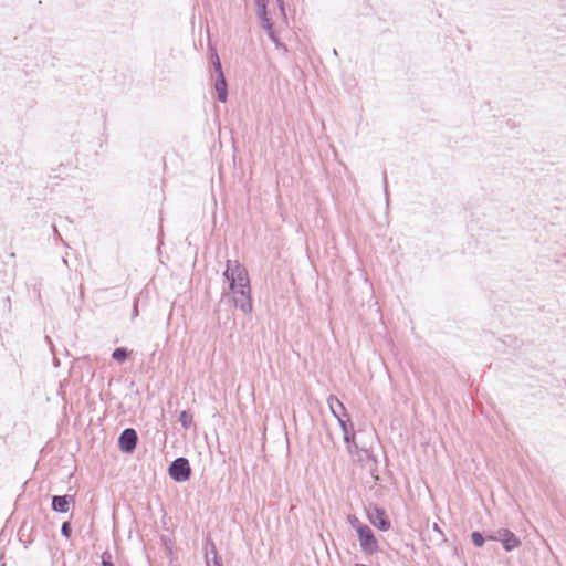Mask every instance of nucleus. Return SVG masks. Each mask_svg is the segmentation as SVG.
Segmentation results:
<instances>
[{
  "label": "nucleus",
  "instance_id": "obj_1",
  "mask_svg": "<svg viewBox=\"0 0 566 566\" xmlns=\"http://www.w3.org/2000/svg\"><path fill=\"white\" fill-rule=\"evenodd\" d=\"M223 276L227 282L250 284L248 270L237 260H228L226 263V270Z\"/></svg>",
  "mask_w": 566,
  "mask_h": 566
},
{
  "label": "nucleus",
  "instance_id": "obj_2",
  "mask_svg": "<svg viewBox=\"0 0 566 566\" xmlns=\"http://www.w3.org/2000/svg\"><path fill=\"white\" fill-rule=\"evenodd\" d=\"M212 66L216 73L214 88L218 94V99L221 103H226L228 99V84L220 59L216 52L212 54Z\"/></svg>",
  "mask_w": 566,
  "mask_h": 566
},
{
  "label": "nucleus",
  "instance_id": "obj_3",
  "mask_svg": "<svg viewBox=\"0 0 566 566\" xmlns=\"http://www.w3.org/2000/svg\"><path fill=\"white\" fill-rule=\"evenodd\" d=\"M169 476L176 482H186L191 476V468L187 458L179 457L168 467Z\"/></svg>",
  "mask_w": 566,
  "mask_h": 566
},
{
  "label": "nucleus",
  "instance_id": "obj_4",
  "mask_svg": "<svg viewBox=\"0 0 566 566\" xmlns=\"http://www.w3.org/2000/svg\"><path fill=\"white\" fill-rule=\"evenodd\" d=\"M368 521L379 531L387 532L391 527V522L388 518L386 511L377 505H370L367 510Z\"/></svg>",
  "mask_w": 566,
  "mask_h": 566
},
{
  "label": "nucleus",
  "instance_id": "obj_5",
  "mask_svg": "<svg viewBox=\"0 0 566 566\" xmlns=\"http://www.w3.org/2000/svg\"><path fill=\"white\" fill-rule=\"evenodd\" d=\"M486 538L500 541L506 552H512L522 544L521 539L507 528H500L494 535H489Z\"/></svg>",
  "mask_w": 566,
  "mask_h": 566
},
{
  "label": "nucleus",
  "instance_id": "obj_6",
  "mask_svg": "<svg viewBox=\"0 0 566 566\" xmlns=\"http://www.w3.org/2000/svg\"><path fill=\"white\" fill-rule=\"evenodd\" d=\"M361 551L365 554L371 555L378 552V542L374 535V532L369 526L360 527L357 533Z\"/></svg>",
  "mask_w": 566,
  "mask_h": 566
},
{
  "label": "nucleus",
  "instance_id": "obj_7",
  "mask_svg": "<svg viewBox=\"0 0 566 566\" xmlns=\"http://www.w3.org/2000/svg\"><path fill=\"white\" fill-rule=\"evenodd\" d=\"M138 442V436L135 429L126 428L118 438L119 450L124 453H133Z\"/></svg>",
  "mask_w": 566,
  "mask_h": 566
},
{
  "label": "nucleus",
  "instance_id": "obj_8",
  "mask_svg": "<svg viewBox=\"0 0 566 566\" xmlns=\"http://www.w3.org/2000/svg\"><path fill=\"white\" fill-rule=\"evenodd\" d=\"M231 302L244 315H251L253 311L251 285L245 291H241L240 294L231 295Z\"/></svg>",
  "mask_w": 566,
  "mask_h": 566
},
{
  "label": "nucleus",
  "instance_id": "obj_9",
  "mask_svg": "<svg viewBox=\"0 0 566 566\" xmlns=\"http://www.w3.org/2000/svg\"><path fill=\"white\" fill-rule=\"evenodd\" d=\"M203 548L207 566H223L221 557L218 555L216 544L211 537L206 538Z\"/></svg>",
  "mask_w": 566,
  "mask_h": 566
},
{
  "label": "nucleus",
  "instance_id": "obj_10",
  "mask_svg": "<svg viewBox=\"0 0 566 566\" xmlns=\"http://www.w3.org/2000/svg\"><path fill=\"white\" fill-rule=\"evenodd\" d=\"M72 503H74V496L72 495H54L51 505L56 513H67Z\"/></svg>",
  "mask_w": 566,
  "mask_h": 566
},
{
  "label": "nucleus",
  "instance_id": "obj_11",
  "mask_svg": "<svg viewBox=\"0 0 566 566\" xmlns=\"http://www.w3.org/2000/svg\"><path fill=\"white\" fill-rule=\"evenodd\" d=\"M338 424L343 431V437L347 444V449L349 452H352L350 440L355 439V432L353 430V423L350 422L349 415L346 417V419H339Z\"/></svg>",
  "mask_w": 566,
  "mask_h": 566
},
{
  "label": "nucleus",
  "instance_id": "obj_12",
  "mask_svg": "<svg viewBox=\"0 0 566 566\" xmlns=\"http://www.w3.org/2000/svg\"><path fill=\"white\" fill-rule=\"evenodd\" d=\"M328 407L331 409L332 415L339 421V419H344L348 416L346 408L343 402L339 401L335 396H329L327 399Z\"/></svg>",
  "mask_w": 566,
  "mask_h": 566
},
{
  "label": "nucleus",
  "instance_id": "obj_13",
  "mask_svg": "<svg viewBox=\"0 0 566 566\" xmlns=\"http://www.w3.org/2000/svg\"><path fill=\"white\" fill-rule=\"evenodd\" d=\"M256 15H258V18L260 20L261 27L266 32L271 31L272 29H274L273 22H272L271 18L268 14V8L263 9V12H262V9L256 10Z\"/></svg>",
  "mask_w": 566,
  "mask_h": 566
},
{
  "label": "nucleus",
  "instance_id": "obj_14",
  "mask_svg": "<svg viewBox=\"0 0 566 566\" xmlns=\"http://www.w3.org/2000/svg\"><path fill=\"white\" fill-rule=\"evenodd\" d=\"M179 422L182 428L189 429L193 423V417L189 411L182 410L179 415Z\"/></svg>",
  "mask_w": 566,
  "mask_h": 566
},
{
  "label": "nucleus",
  "instance_id": "obj_15",
  "mask_svg": "<svg viewBox=\"0 0 566 566\" xmlns=\"http://www.w3.org/2000/svg\"><path fill=\"white\" fill-rule=\"evenodd\" d=\"M128 357V350L125 347H117L112 353V358L116 361L123 363Z\"/></svg>",
  "mask_w": 566,
  "mask_h": 566
},
{
  "label": "nucleus",
  "instance_id": "obj_16",
  "mask_svg": "<svg viewBox=\"0 0 566 566\" xmlns=\"http://www.w3.org/2000/svg\"><path fill=\"white\" fill-rule=\"evenodd\" d=\"M471 541L474 546L481 547V546H483V544L485 542V537L483 536L482 533L474 531L471 533Z\"/></svg>",
  "mask_w": 566,
  "mask_h": 566
},
{
  "label": "nucleus",
  "instance_id": "obj_17",
  "mask_svg": "<svg viewBox=\"0 0 566 566\" xmlns=\"http://www.w3.org/2000/svg\"><path fill=\"white\" fill-rule=\"evenodd\" d=\"M229 283V291L232 295L240 294L241 291H245L250 284H242L239 285V283L228 282Z\"/></svg>",
  "mask_w": 566,
  "mask_h": 566
},
{
  "label": "nucleus",
  "instance_id": "obj_18",
  "mask_svg": "<svg viewBox=\"0 0 566 566\" xmlns=\"http://www.w3.org/2000/svg\"><path fill=\"white\" fill-rule=\"evenodd\" d=\"M348 523L350 526L356 531V533H359L360 527L367 526L366 524H363L359 518L355 515H348Z\"/></svg>",
  "mask_w": 566,
  "mask_h": 566
},
{
  "label": "nucleus",
  "instance_id": "obj_19",
  "mask_svg": "<svg viewBox=\"0 0 566 566\" xmlns=\"http://www.w3.org/2000/svg\"><path fill=\"white\" fill-rule=\"evenodd\" d=\"M266 34H268L269 39L275 44V46L277 49L282 48V49H284L286 51L285 45L283 43H281L279 38L276 36L274 29H272L271 31H268Z\"/></svg>",
  "mask_w": 566,
  "mask_h": 566
},
{
  "label": "nucleus",
  "instance_id": "obj_20",
  "mask_svg": "<svg viewBox=\"0 0 566 566\" xmlns=\"http://www.w3.org/2000/svg\"><path fill=\"white\" fill-rule=\"evenodd\" d=\"M71 534H72L71 522H69V521L63 522L62 526H61V535L64 536L65 538H70Z\"/></svg>",
  "mask_w": 566,
  "mask_h": 566
},
{
  "label": "nucleus",
  "instance_id": "obj_21",
  "mask_svg": "<svg viewBox=\"0 0 566 566\" xmlns=\"http://www.w3.org/2000/svg\"><path fill=\"white\" fill-rule=\"evenodd\" d=\"M101 559L102 566H115L112 560V554L108 551L103 552Z\"/></svg>",
  "mask_w": 566,
  "mask_h": 566
},
{
  "label": "nucleus",
  "instance_id": "obj_22",
  "mask_svg": "<svg viewBox=\"0 0 566 566\" xmlns=\"http://www.w3.org/2000/svg\"><path fill=\"white\" fill-rule=\"evenodd\" d=\"M382 182H384V192H385L386 202L388 203L389 202V193H388V180H387L386 171H384V174H382Z\"/></svg>",
  "mask_w": 566,
  "mask_h": 566
},
{
  "label": "nucleus",
  "instance_id": "obj_23",
  "mask_svg": "<svg viewBox=\"0 0 566 566\" xmlns=\"http://www.w3.org/2000/svg\"><path fill=\"white\" fill-rule=\"evenodd\" d=\"M254 1H255L256 10H259V9L263 10L266 8L268 0H254Z\"/></svg>",
  "mask_w": 566,
  "mask_h": 566
},
{
  "label": "nucleus",
  "instance_id": "obj_24",
  "mask_svg": "<svg viewBox=\"0 0 566 566\" xmlns=\"http://www.w3.org/2000/svg\"><path fill=\"white\" fill-rule=\"evenodd\" d=\"M132 316L133 318L138 316V300L134 301Z\"/></svg>",
  "mask_w": 566,
  "mask_h": 566
},
{
  "label": "nucleus",
  "instance_id": "obj_25",
  "mask_svg": "<svg viewBox=\"0 0 566 566\" xmlns=\"http://www.w3.org/2000/svg\"><path fill=\"white\" fill-rule=\"evenodd\" d=\"M350 444H352V452H350V453H353V452H354V450H357V449H358V446H357V443L355 442V439H354V440H350Z\"/></svg>",
  "mask_w": 566,
  "mask_h": 566
},
{
  "label": "nucleus",
  "instance_id": "obj_26",
  "mask_svg": "<svg viewBox=\"0 0 566 566\" xmlns=\"http://www.w3.org/2000/svg\"><path fill=\"white\" fill-rule=\"evenodd\" d=\"M276 1H277V4L280 7L281 12L284 13V2H283V0H276Z\"/></svg>",
  "mask_w": 566,
  "mask_h": 566
},
{
  "label": "nucleus",
  "instance_id": "obj_27",
  "mask_svg": "<svg viewBox=\"0 0 566 566\" xmlns=\"http://www.w3.org/2000/svg\"><path fill=\"white\" fill-rule=\"evenodd\" d=\"M433 530L439 532L441 535H443L441 530L439 528V526L437 524L433 525Z\"/></svg>",
  "mask_w": 566,
  "mask_h": 566
}]
</instances>
